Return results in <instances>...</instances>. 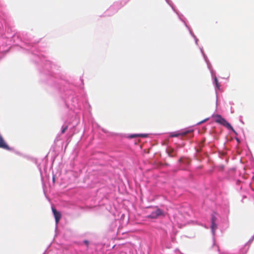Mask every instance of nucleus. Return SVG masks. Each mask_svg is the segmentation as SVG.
<instances>
[{
  "instance_id": "obj_1",
  "label": "nucleus",
  "mask_w": 254,
  "mask_h": 254,
  "mask_svg": "<svg viewBox=\"0 0 254 254\" xmlns=\"http://www.w3.org/2000/svg\"><path fill=\"white\" fill-rule=\"evenodd\" d=\"M213 117L215 119V121L216 123L224 126L228 129L234 131L231 125L229 123H228L224 118H223L220 115H216L214 116Z\"/></svg>"
},
{
  "instance_id": "obj_10",
  "label": "nucleus",
  "mask_w": 254,
  "mask_h": 254,
  "mask_svg": "<svg viewBox=\"0 0 254 254\" xmlns=\"http://www.w3.org/2000/svg\"><path fill=\"white\" fill-rule=\"evenodd\" d=\"M214 83L215 84L217 88H219V83H218V81L217 78L216 77L214 78Z\"/></svg>"
},
{
  "instance_id": "obj_6",
  "label": "nucleus",
  "mask_w": 254,
  "mask_h": 254,
  "mask_svg": "<svg viewBox=\"0 0 254 254\" xmlns=\"http://www.w3.org/2000/svg\"><path fill=\"white\" fill-rule=\"evenodd\" d=\"M189 131H185V132H182L179 133H176V132H172L170 136V137H178L179 135H185L187 134L188 132H189Z\"/></svg>"
},
{
  "instance_id": "obj_11",
  "label": "nucleus",
  "mask_w": 254,
  "mask_h": 254,
  "mask_svg": "<svg viewBox=\"0 0 254 254\" xmlns=\"http://www.w3.org/2000/svg\"><path fill=\"white\" fill-rule=\"evenodd\" d=\"M67 128H68L67 126H66L63 127L62 128V133H63V134L65 132V131L67 129Z\"/></svg>"
},
{
  "instance_id": "obj_3",
  "label": "nucleus",
  "mask_w": 254,
  "mask_h": 254,
  "mask_svg": "<svg viewBox=\"0 0 254 254\" xmlns=\"http://www.w3.org/2000/svg\"><path fill=\"white\" fill-rule=\"evenodd\" d=\"M52 212L54 215L56 223L58 224L61 218L62 215L60 212L58 211L54 207H52Z\"/></svg>"
},
{
  "instance_id": "obj_14",
  "label": "nucleus",
  "mask_w": 254,
  "mask_h": 254,
  "mask_svg": "<svg viewBox=\"0 0 254 254\" xmlns=\"http://www.w3.org/2000/svg\"><path fill=\"white\" fill-rule=\"evenodd\" d=\"M207 119H206L203 121H201V122H200L199 124H200V123H203L204 122H205V121H206Z\"/></svg>"
},
{
  "instance_id": "obj_9",
  "label": "nucleus",
  "mask_w": 254,
  "mask_h": 254,
  "mask_svg": "<svg viewBox=\"0 0 254 254\" xmlns=\"http://www.w3.org/2000/svg\"><path fill=\"white\" fill-rule=\"evenodd\" d=\"M179 162L180 163H189V161L187 159H184V158H181L179 159Z\"/></svg>"
},
{
  "instance_id": "obj_5",
  "label": "nucleus",
  "mask_w": 254,
  "mask_h": 254,
  "mask_svg": "<svg viewBox=\"0 0 254 254\" xmlns=\"http://www.w3.org/2000/svg\"><path fill=\"white\" fill-rule=\"evenodd\" d=\"M167 152L170 157H173L176 155V152L175 150L171 147H168L167 150Z\"/></svg>"
},
{
  "instance_id": "obj_8",
  "label": "nucleus",
  "mask_w": 254,
  "mask_h": 254,
  "mask_svg": "<svg viewBox=\"0 0 254 254\" xmlns=\"http://www.w3.org/2000/svg\"><path fill=\"white\" fill-rule=\"evenodd\" d=\"M211 228L212 232L214 233L215 230L217 228V225L215 223V222H211Z\"/></svg>"
},
{
  "instance_id": "obj_2",
  "label": "nucleus",
  "mask_w": 254,
  "mask_h": 254,
  "mask_svg": "<svg viewBox=\"0 0 254 254\" xmlns=\"http://www.w3.org/2000/svg\"><path fill=\"white\" fill-rule=\"evenodd\" d=\"M163 214L162 211L159 208H157L155 211H153L150 215L148 216V218L155 219L157 218L158 216L162 215Z\"/></svg>"
},
{
  "instance_id": "obj_4",
  "label": "nucleus",
  "mask_w": 254,
  "mask_h": 254,
  "mask_svg": "<svg viewBox=\"0 0 254 254\" xmlns=\"http://www.w3.org/2000/svg\"><path fill=\"white\" fill-rule=\"evenodd\" d=\"M0 148H2L5 149L6 150H10V147L4 141L1 135H0Z\"/></svg>"
},
{
  "instance_id": "obj_12",
  "label": "nucleus",
  "mask_w": 254,
  "mask_h": 254,
  "mask_svg": "<svg viewBox=\"0 0 254 254\" xmlns=\"http://www.w3.org/2000/svg\"><path fill=\"white\" fill-rule=\"evenodd\" d=\"M216 220V218L214 216H212L211 218V222H215Z\"/></svg>"
},
{
  "instance_id": "obj_7",
  "label": "nucleus",
  "mask_w": 254,
  "mask_h": 254,
  "mask_svg": "<svg viewBox=\"0 0 254 254\" xmlns=\"http://www.w3.org/2000/svg\"><path fill=\"white\" fill-rule=\"evenodd\" d=\"M147 135L146 134H133L129 135V138H132L137 137H146Z\"/></svg>"
},
{
  "instance_id": "obj_13",
  "label": "nucleus",
  "mask_w": 254,
  "mask_h": 254,
  "mask_svg": "<svg viewBox=\"0 0 254 254\" xmlns=\"http://www.w3.org/2000/svg\"><path fill=\"white\" fill-rule=\"evenodd\" d=\"M84 243H85L87 246H88V244H89L88 241H86V240L84 241Z\"/></svg>"
}]
</instances>
